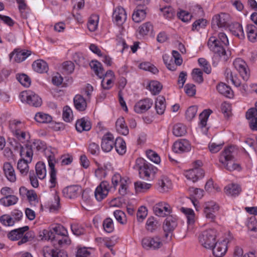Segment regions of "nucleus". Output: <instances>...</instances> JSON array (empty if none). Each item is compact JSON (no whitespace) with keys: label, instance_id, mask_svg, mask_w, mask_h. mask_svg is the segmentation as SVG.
<instances>
[{"label":"nucleus","instance_id":"nucleus-17","mask_svg":"<svg viewBox=\"0 0 257 257\" xmlns=\"http://www.w3.org/2000/svg\"><path fill=\"white\" fill-rule=\"evenodd\" d=\"M31 54L30 51L16 49L10 54L9 56L10 59L11 60L13 56L15 55L14 60L16 62L20 63L24 61Z\"/></svg>","mask_w":257,"mask_h":257},{"label":"nucleus","instance_id":"nucleus-54","mask_svg":"<svg viewBox=\"0 0 257 257\" xmlns=\"http://www.w3.org/2000/svg\"><path fill=\"white\" fill-rule=\"evenodd\" d=\"M148 214V209L144 206H142L138 209L137 217L140 222H142L146 217Z\"/></svg>","mask_w":257,"mask_h":257},{"label":"nucleus","instance_id":"nucleus-6","mask_svg":"<svg viewBox=\"0 0 257 257\" xmlns=\"http://www.w3.org/2000/svg\"><path fill=\"white\" fill-rule=\"evenodd\" d=\"M233 64L242 79L247 80L249 76V71L245 62L242 59L238 58L234 61Z\"/></svg>","mask_w":257,"mask_h":257},{"label":"nucleus","instance_id":"nucleus-40","mask_svg":"<svg viewBox=\"0 0 257 257\" xmlns=\"http://www.w3.org/2000/svg\"><path fill=\"white\" fill-rule=\"evenodd\" d=\"M158 184L160 187V191L161 192L168 191L172 185L171 181L166 177H162L159 180Z\"/></svg>","mask_w":257,"mask_h":257},{"label":"nucleus","instance_id":"nucleus-14","mask_svg":"<svg viewBox=\"0 0 257 257\" xmlns=\"http://www.w3.org/2000/svg\"><path fill=\"white\" fill-rule=\"evenodd\" d=\"M115 142L112 134L107 133L104 135L101 140L102 150L105 152H110L114 146Z\"/></svg>","mask_w":257,"mask_h":257},{"label":"nucleus","instance_id":"nucleus-32","mask_svg":"<svg viewBox=\"0 0 257 257\" xmlns=\"http://www.w3.org/2000/svg\"><path fill=\"white\" fill-rule=\"evenodd\" d=\"M218 91L223 95L231 98L233 96V91L231 88L223 83H220L216 87Z\"/></svg>","mask_w":257,"mask_h":257},{"label":"nucleus","instance_id":"nucleus-1","mask_svg":"<svg viewBox=\"0 0 257 257\" xmlns=\"http://www.w3.org/2000/svg\"><path fill=\"white\" fill-rule=\"evenodd\" d=\"M229 44L228 38L224 33L218 34V38L210 37L208 41V46L211 51L223 57L224 60L227 59L225 47Z\"/></svg>","mask_w":257,"mask_h":257},{"label":"nucleus","instance_id":"nucleus-45","mask_svg":"<svg viewBox=\"0 0 257 257\" xmlns=\"http://www.w3.org/2000/svg\"><path fill=\"white\" fill-rule=\"evenodd\" d=\"M131 183L129 178L124 177L120 183V188L118 189V193L121 196H124L127 194L128 185Z\"/></svg>","mask_w":257,"mask_h":257},{"label":"nucleus","instance_id":"nucleus-24","mask_svg":"<svg viewBox=\"0 0 257 257\" xmlns=\"http://www.w3.org/2000/svg\"><path fill=\"white\" fill-rule=\"evenodd\" d=\"M116 130L121 135L126 136L129 133V130L123 117H119L115 122Z\"/></svg>","mask_w":257,"mask_h":257},{"label":"nucleus","instance_id":"nucleus-10","mask_svg":"<svg viewBox=\"0 0 257 257\" xmlns=\"http://www.w3.org/2000/svg\"><path fill=\"white\" fill-rule=\"evenodd\" d=\"M48 165L50 169V182L51 183L50 188H54L55 187L57 183L56 179V171L55 169V164L56 161L55 158V156L52 153H51L47 158Z\"/></svg>","mask_w":257,"mask_h":257},{"label":"nucleus","instance_id":"nucleus-57","mask_svg":"<svg viewBox=\"0 0 257 257\" xmlns=\"http://www.w3.org/2000/svg\"><path fill=\"white\" fill-rule=\"evenodd\" d=\"M43 238L46 240L56 241L57 237L55 235L53 228L50 230L44 229L43 231Z\"/></svg>","mask_w":257,"mask_h":257},{"label":"nucleus","instance_id":"nucleus-25","mask_svg":"<svg viewBox=\"0 0 257 257\" xmlns=\"http://www.w3.org/2000/svg\"><path fill=\"white\" fill-rule=\"evenodd\" d=\"M29 229L28 226H25L18 229H14L10 231L8 234V238L12 240H16L21 238L24 233L27 231Z\"/></svg>","mask_w":257,"mask_h":257},{"label":"nucleus","instance_id":"nucleus-33","mask_svg":"<svg viewBox=\"0 0 257 257\" xmlns=\"http://www.w3.org/2000/svg\"><path fill=\"white\" fill-rule=\"evenodd\" d=\"M29 160H25L24 158L20 159L17 163V169L23 175H27L29 172V167L28 163Z\"/></svg>","mask_w":257,"mask_h":257},{"label":"nucleus","instance_id":"nucleus-39","mask_svg":"<svg viewBox=\"0 0 257 257\" xmlns=\"http://www.w3.org/2000/svg\"><path fill=\"white\" fill-rule=\"evenodd\" d=\"M246 32L249 41L254 42L257 37V28L253 25H248L246 27Z\"/></svg>","mask_w":257,"mask_h":257},{"label":"nucleus","instance_id":"nucleus-52","mask_svg":"<svg viewBox=\"0 0 257 257\" xmlns=\"http://www.w3.org/2000/svg\"><path fill=\"white\" fill-rule=\"evenodd\" d=\"M146 155L147 158L152 162L155 164H159L161 161V159L157 153L152 151L148 150L146 152Z\"/></svg>","mask_w":257,"mask_h":257},{"label":"nucleus","instance_id":"nucleus-29","mask_svg":"<svg viewBox=\"0 0 257 257\" xmlns=\"http://www.w3.org/2000/svg\"><path fill=\"white\" fill-rule=\"evenodd\" d=\"M74 104L77 110L80 111L85 110L87 107V103L85 99L81 95H76L74 99Z\"/></svg>","mask_w":257,"mask_h":257},{"label":"nucleus","instance_id":"nucleus-42","mask_svg":"<svg viewBox=\"0 0 257 257\" xmlns=\"http://www.w3.org/2000/svg\"><path fill=\"white\" fill-rule=\"evenodd\" d=\"M147 88L150 90L153 95H156L161 91L162 85L157 81H152L147 86Z\"/></svg>","mask_w":257,"mask_h":257},{"label":"nucleus","instance_id":"nucleus-12","mask_svg":"<svg viewBox=\"0 0 257 257\" xmlns=\"http://www.w3.org/2000/svg\"><path fill=\"white\" fill-rule=\"evenodd\" d=\"M153 104V101L149 98H145L138 101L134 106V110L138 113H142L149 109Z\"/></svg>","mask_w":257,"mask_h":257},{"label":"nucleus","instance_id":"nucleus-2","mask_svg":"<svg viewBox=\"0 0 257 257\" xmlns=\"http://www.w3.org/2000/svg\"><path fill=\"white\" fill-rule=\"evenodd\" d=\"M236 154L235 148L233 146H230L225 148L220 155L219 162L224 165L226 170L229 171L239 170L240 168L239 164L233 162Z\"/></svg>","mask_w":257,"mask_h":257},{"label":"nucleus","instance_id":"nucleus-30","mask_svg":"<svg viewBox=\"0 0 257 257\" xmlns=\"http://www.w3.org/2000/svg\"><path fill=\"white\" fill-rule=\"evenodd\" d=\"M32 67L35 71L40 73L46 72L48 69L47 63L41 59L35 61L32 64Z\"/></svg>","mask_w":257,"mask_h":257},{"label":"nucleus","instance_id":"nucleus-44","mask_svg":"<svg viewBox=\"0 0 257 257\" xmlns=\"http://www.w3.org/2000/svg\"><path fill=\"white\" fill-rule=\"evenodd\" d=\"M35 120L40 123H49L51 122L52 118L51 115L42 112H38L35 116Z\"/></svg>","mask_w":257,"mask_h":257},{"label":"nucleus","instance_id":"nucleus-43","mask_svg":"<svg viewBox=\"0 0 257 257\" xmlns=\"http://www.w3.org/2000/svg\"><path fill=\"white\" fill-rule=\"evenodd\" d=\"M186 132V127L182 123H177L173 126V133L176 137H182L185 135Z\"/></svg>","mask_w":257,"mask_h":257},{"label":"nucleus","instance_id":"nucleus-53","mask_svg":"<svg viewBox=\"0 0 257 257\" xmlns=\"http://www.w3.org/2000/svg\"><path fill=\"white\" fill-rule=\"evenodd\" d=\"M113 215L116 220L121 224H124L126 222L125 213L120 210H117L114 211Z\"/></svg>","mask_w":257,"mask_h":257},{"label":"nucleus","instance_id":"nucleus-11","mask_svg":"<svg viewBox=\"0 0 257 257\" xmlns=\"http://www.w3.org/2000/svg\"><path fill=\"white\" fill-rule=\"evenodd\" d=\"M191 146L187 140L176 141L173 146V151L176 153L188 152L191 150Z\"/></svg>","mask_w":257,"mask_h":257},{"label":"nucleus","instance_id":"nucleus-61","mask_svg":"<svg viewBox=\"0 0 257 257\" xmlns=\"http://www.w3.org/2000/svg\"><path fill=\"white\" fill-rule=\"evenodd\" d=\"M88 151L93 155H98L100 152L99 145L94 142H90L88 146Z\"/></svg>","mask_w":257,"mask_h":257},{"label":"nucleus","instance_id":"nucleus-36","mask_svg":"<svg viewBox=\"0 0 257 257\" xmlns=\"http://www.w3.org/2000/svg\"><path fill=\"white\" fill-rule=\"evenodd\" d=\"M165 99L163 96H159L156 100L155 108L157 113L159 114L164 113L166 108Z\"/></svg>","mask_w":257,"mask_h":257},{"label":"nucleus","instance_id":"nucleus-51","mask_svg":"<svg viewBox=\"0 0 257 257\" xmlns=\"http://www.w3.org/2000/svg\"><path fill=\"white\" fill-rule=\"evenodd\" d=\"M103 227L104 230L108 233L112 232L114 230L113 223L110 218H107L103 220Z\"/></svg>","mask_w":257,"mask_h":257},{"label":"nucleus","instance_id":"nucleus-5","mask_svg":"<svg viewBox=\"0 0 257 257\" xmlns=\"http://www.w3.org/2000/svg\"><path fill=\"white\" fill-rule=\"evenodd\" d=\"M136 164L139 170L140 176L143 179H147L151 173L155 172L154 167L143 158L137 159Z\"/></svg>","mask_w":257,"mask_h":257},{"label":"nucleus","instance_id":"nucleus-63","mask_svg":"<svg viewBox=\"0 0 257 257\" xmlns=\"http://www.w3.org/2000/svg\"><path fill=\"white\" fill-rule=\"evenodd\" d=\"M164 202H159L156 204L153 207V211L155 214L158 216H164V213L163 211Z\"/></svg>","mask_w":257,"mask_h":257},{"label":"nucleus","instance_id":"nucleus-20","mask_svg":"<svg viewBox=\"0 0 257 257\" xmlns=\"http://www.w3.org/2000/svg\"><path fill=\"white\" fill-rule=\"evenodd\" d=\"M177 225L176 216H168L164 222L163 229L164 232L171 233Z\"/></svg>","mask_w":257,"mask_h":257},{"label":"nucleus","instance_id":"nucleus-46","mask_svg":"<svg viewBox=\"0 0 257 257\" xmlns=\"http://www.w3.org/2000/svg\"><path fill=\"white\" fill-rule=\"evenodd\" d=\"M211 112L212 111L210 109H205L200 114L199 119L201 127L206 126L207 121Z\"/></svg>","mask_w":257,"mask_h":257},{"label":"nucleus","instance_id":"nucleus-16","mask_svg":"<svg viewBox=\"0 0 257 257\" xmlns=\"http://www.w3.org/2000/svg\"><path fill=\"white\" fill-rule=\"evenodd\" d=\"M112 18L117 25H121L126 20V13L122 7H117L113 11Z\"/></svg>","mask_w":257,"mask_h":257},{"label":"nucleus","instance_id":"nucleus-62","mask_svg":"<svg viewBox=\"0 0 257 257\" xmlns=\"http://www.w3.org/2000/svg\"><path fill=\"white\" fill-rule=\"evenodd\" d=\"M179 18L184 22H188L192 17V15L185 11H181L177 14Z\"/></svg>","mask_w":257,"mask_h":257},{"label":"nucleus","instance_id":"nucleus-22","mask_svg":"<svg viewBox=\"0 0 257 257\" xmlns=\"http://www.w3.org/2000/svg\"><path fill=\"white\" fill-rule=\"evenodd\" d=\"M3 170L6 177L9 181L15 182L16 181L15 171L10 163H5L3 166Z\"/></svg>","mask_w":257,"mask_h":257},{"label":"nucleus","instance_id":"nucleus-59","mask_svg":"<svg viewBox=\"0 0 257 257\" xmlns=\"http://www.w3.org/2000/svg\"><path fill=\"white\" fill-rule=\"evenodd\" d=\"M53 229L57 238L61 236H65L67 233V230L61 225H56L53 227Z\"/></svg>","mask_w":257,"mask_h":257},{"label":"nucleus","instance_id":"nucleus-9","mask_svg":"<svg viewBox=\"0 0 257 257\" xmlns=\"http://www.w3.org/2000/svg\"><path fill=\"white\" fill-rule=\"evenodd\" d=\"M218 210L219 206L215 202L210 201L205 204L204 213L207 219L214 221L216 218L215 214Z\"/></svg>","mask_w":257,"mask_h":257},{"label":"nucleus","instance_id":"nucleus-64","mask_svg":"<svg viewBox=\"0 0 257 257\" xmlns=\"http://www.w3.org/2000/svg\"><path fill=\"white\" fill-rule=\"evenodd\" d=\"M207 24V21L204 19H200L194 22L192 25V30L198 31L200 28H204Z\"/></svg>","mask_w":257,"mask_h":257},{"label":"nucleus","instance_id":"nucleus-49","mask_svg":"<svg viewBox=\"0 0 257 257\" xmlns=\"http://www.w3.org/2000/svg\"><path fill=\"white\" fill-rule=\"evenodd\" d=\"M22 126L23 124L20 121L13 120L10 121L9 127L14 135L20 131Z\"/></svg>","mask_w":257,"mask_h":257},{"label":"nucleus","instance_id":"nucleus-58","mask_svg":"<svg viewBox=\"0 0 257 257\" xmlns=\"http://www.w3.org/2000/svg\"><path fill=\"white\" fill-rule=\"evenodd\" d=\"M135 187L137 191H144L150 189L151 184L144 182L138 181L135 183Z\"/></svg>","mask_w":257,"mask_h":257},{"label":"nucleus","instance_id":"nucleus-60","mask_svg":"<svg viewBox=\"0 0 257 257\" xmlns=\"http://www.w3.org/2000/svg\"><path fill=\"white\" fill-rule=\"evenodd\" d=\"M197 111V107L196 106H191L189 107L186 111V118L191 121L196 115Z\"/></svg>","mask_w":257,"mask_h":257},{"label":"nucleus","instance_id":"nucleus-21","mask_svg":"<svg viewBox=\"0 0 257 257\" xmlns=\"http://www.w3.org/2000/svg\"><path fill=\"white\" fill-rule=\"evenodd\" d=\"M75 127L77 132L79 133L88 131L91 128V124L87 118L83 117L77 120Z\"/></svg>","mask_w":257,"mask_h":257},{"label":"nucleus","instance_id":"nucleus-35","mask_svg":"<svg viewBox=\"0 0 257 257\" xmlns=\"http://www.w3.org/2000/svg\"><path fill=\"white\" fill-rule=\"evenodd\" d=\"M224 144V143L223 141L212 139L209 143L208 147L212 153H216L222 149Z\"/></svg>","mask_w":257,"mask_h":257},{"label":"nucleus","instance_id":"nucleus-15","mask_svg":"<svg viewBox=\"0 0 257 257\" xmlns=\"http://www.w3.org/2000/svg\"><path fill=\"white\" fill-rule=\"evenodd\" d=\"M230 16L226 13H220L213 18V22L219 28H225L229 25Z\"/></svg>","mask_w":257,"mask_h":257},{"label":"nucleus","instance_id":"nucleus-48","mask_svg":"<svg viewBox=\"0 0 257 257\" xmlns=\"http://www.w3.org/2000/svg\"><path fill=\"white\" fill-rule=\"evenodd\" d=\"M199 65L202 67L204 72L210 74L211 72V67L209 62L204 58H200L198 60Z\"/></svg>","mask_w":257,"mask_h":257},{"label":"nucleus","instance_id":"nucleus-18","mask_svg":"<svg viewBox=\"0 0 257 257\" xmlns=\"http://www.w3.org/2000/svg\"><path fill=\"white\" fill-rule=\"evenodd\" d=\"M44 257H67V254L63 250L56 247H46L43 250Z\"/></svg>","mask_w":257,"mask_h":257},{"label":"nucleus","instance_id":"nucleus-37","mask_svg":"<svg viewBox=\"0 0 257 257\" xmlns=\"http://www.w3.org/2000/svg\"><path fill=\"white\" fill-rule=\"evenodd\" d=\"M116 151L120 155H123L126 152V145L124 141L121 138H116L114 143Z\"/></svg>","mask_w":257,"mask_h":257},{"label":"nucleus","instance_id":"nucleus-28","mask_svg":"<svg viewBox=\"0 0 257 257\" xmlns=\"http://www.w3.org/2000/svg\"><path fill=\"white\" fill-rule=\"evenodd\" d=\"M241 191L240 186L236 184H231L227 185L224 188V192L228 196H236L238 195Z\"/></svg>","mask_w":257,"mask_h":257},{"label":"nucleus","instance_id":"nucleus-7","mask_svg":"<svg viewBox=\"0 0 257 257\" xmlns=\"http://www.w3.org/2000/svg\"><path fill=\"white\" fill-rule=\"evenodd\" d=\"M142 244L146 249H157L162 245L161 239L158 236L145 237L142 239Z\"/></svg>","mask_w":257,"mask_h":257},{"label":"nucleus","instance_id":"nucleus-38","mask_svg":"<svg viewBox=\"0 0 257 257\" xmlns=\"http://www.w3.org/2000/svg\"><path fill=\"white\" fill-rule=\"evenodd\" d=\"M90 66L94 70L95 73L100 78L104 76V70L102 67L101 64L97 61H92L90 63Z\"/></svg>","mask_w":257,"mask_h":257},{"label":"nucleus","instance_id":"nucleus-4","mask_svg":"<svg viewBox=\"0 0 257 257\" xmlns=\"http://www.w3.org/2000/svg\"><path fill=\"white\" fill-rule=\"evenodd\" d=\"M216 230L209 229L204 231L199 236V242L205 248L211 249L216 242Z\"/></svg>","mask_w":257,"mask_h":257},{"label":"nucleus","instance_id":"nucleus-26","mask_svg":"<svg viewBox=\"0 0 257 257\" xmlns=\"http://www.w3.org/2000/svg\"><path fill=\"white\" fill-rule=\"evenodd\" d=\"M20 146V154L22 157H26L29 160V162H31L33 156V151L32 146L31 145L26 144L24 146Z\"/></svg>","mask_w":257,"mask_h":257},{"label":"nucleus","instance_id":"nucleus-56","mask_svg":"<svg viewBox=\"0 0 257 257\" xmlns=\"http://www.w3.org/2000/svg\"><path fill=\"white\" fill-rule=\"evenodd\" d=\"M63 118L66 122H70L72 119V111L68 106L63 108Z\"/></svg>","mask_w":257,"mask_h":257},{"label":"nucleus","instance_id":"nucleus-27","mask_svg":"<svg viewBox=\"0 0 257 257\" xmlns=\"http://www.w3.org/2000/svg\"><path fill=\"white\" fill-rule=\"evenodd\" d=\"M229 29L231 33L240 39L244 38L245 36L242 26L238 23H234L230 25Z\"/></svg>","mask_w":257,"mask_h":257},{"label":"nucleus","instance_id":"nucleus-55","mask_svg":"<svg viewBox=\"0 0 257 257\" xmlns=\"http://www.w3.org/2000/svg\"><path fill=\"white\" fill-rule=\"evenodd\" d=\"M17 79L22 85L25 87H29L31 84L30 78L25 74L17 75Z\"/></svg>","mask_w":257,"mask_h":257},{"label":"nucleus","instance_id":"nucleus-13","mask_svg":"<svg viewBox=\"0 0 257 257\" xmlns=\"http://www.w3.org/2000/svg\"><path fill=\"white\" fill-rule=\"evenodd\" d=\"M82 191L81 187L79 185H71L67 186L63 190V194L65 197L73 199L78 196Z\"/></svg>","mask_w":257,"mask_h":257},{"label":"nucleus","instance_id":"nucleus-41","mask_svg":"<svg viewBox=\"0 0 257 257\" xmlns=\"http://www.w3.org/2000/svg\"><path fill=\"white\" fill-rule=\"evenodd\" d=\"M181 211L186 216L187 223L188 224H193L195 221V213L194 211L190 208L182 207Z\"/></svg>","mask_w":257,"mask_h":257},{"label":"nucleus","instance_id":"nucleus-8","mask_svg":"<svg viewBox=\"0 0 257 257\" xmlns=\"http://www.w3.org/2000/svg\"><path fill=\"white\" fill-rule=\"evenodd\" d=\"M110 189L109 183L107 181H102L96 187L94 196L98 201H101L104 199L108 195Z\"/></svg>","mask_w":257,"mask_h":257},{"label":"nucleus","instance_id":"nucleus-34","mask_svg":"<svg viewBox=\"0 0 257 257\" xmlns=\"http://www.w3.org/2000/svg\"><path fill=\"white\" fill-rule=\"evenodd\" d=\"M18 198L14 195L4 197L0 199V204L5 207H9L16 204L18 201Z\"/></svg>","mask_w":257,"mask_h":257},{"label":"nucleus","instance_id":"nucleus-3","mask_svg":"<svg viewBox=\"0 0 257 257\" xmlns=\"http://www.w3.org/2000/svg\"><path fill=\"white\" fill-rule=\"evenodd\" d=\"M19 97L22 102H26L34 107H39L42 103L41 98L38 94L30 90L21 92Z\"/></svg>","mask_w":257,"mask_h":257},{"label":"nucleus","instance_id":"nucleus-23","mask_svg":"<svg viewBox=\"0 0 257 257\" xmlns=\"http://www.w3.org/2000/svg\"><path fill=\"white\" fill-rule=\"evenodd\" d=\"M142 5H137L132 15V19L136 23H140L145 19L146 16V10Z\"/></svg>","mask_w":257,"mask_h":257},{"label":"nucleus","instance_id":"nucleus-31","mask_svg":"<svg viewBox=\"0 0 257 257\" xmlns=\"http://www.w3.org/2000/svg\"><path fill=\"white\" fill-rule=\"evenodd\" d=\"M35 170L37 177L43 180L45 178L47 174L46 165L43 162H38L35 166Z\"/></svg>","mask_w":257,"mask_h":257},{"label":"nucleus","instance_id":"nucleus-50","mask_svg":"<svg viewBox=\"0 0 257 257\" xmlns=\"http://www.w3.org/2000/svg\"><path fill=\"white\" fill-rule=\"evenodd\" d=\"M153 30V26L150 22L143 24L139 27V33L144 36L147 35Z\"/></svg>","mask_w":257,"mask_h":257},{"label":"nucleus","instance_id":"nucleus-47","mask_svg":"<svg viewBox=\"0 0 257 257\" xmlns=\"http://www.w3.org/2000/svg\"><path fill=\"white\" fill-rule=\"evenodd\" d=\"M193 79L198 83H201L203 81V72L199 68H194L192 72Z\"/></svg>","mask_w":257,"mask_h":257},{"label":"nucleus","instance_id":"nucleus-19","mask_svg":"<svg viewBox=\"0 0 257 257\" xmlns=\"http://www.w3.org/2000/svg\"><path fill=\"white\" fill-rule=\"evenodd\" d=\"M211 249L214 256L222 257L227 250L226 242L225 240L219 242H216Z\"/></svg>","mask_w":257,"mask_h":257}]
</instances>
